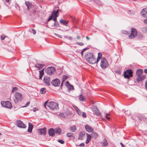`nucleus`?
Listing matches in <instances>:
<instances>
[{
  "mask_svg": "<svg viewBox=\"0 0 147 147\" xmlns=\"http://www.w3.org/2000/svg\"><path fill=\"white\" fill-rule=\"evenodd\" d=\"M85 128L86 131L89 132H91L93 131V129L91 128L90 126L88 125H85Z\"/></svg>",
  "mask_w": 147,
  "mask_h": 147,
  "instance_id": "aec40b11",
  "label": "nucleus"
},
{
  "mask_svg": "<svg viewBox=\"0 0 147 147\" xmlns=\"http://www.w3.org/2000/svg\"><path fill=\"white\" fill-rule=\"evenodd\" d=\"M18 89L17 87H14L13 88L12 90V92H14L16 91Z\"/></svg>",
  "mask_w": 147,
  "mask_h": 147,
  "instance_id": "a19ab883",
  "label": "nucleus"
},
{
  "mask_svg": "<svg viewBox=\"0 0 147 147\" xmlns=\"http://www.w3.org/2000/svg\"><path fill=\"white\" fill-rule=\"evenodd\" d=\"M73 107L74 109L76 110V111L79 109L75 105H74Z\"/></svg>",
  "mask_w": 147,
  "mask_h": 147,
  "instance_id": "603ef678",
  "label": "nucleus"
},
{
  "mask_svg": "<svg viewBox=\"0 0 147 147\" xmlns=\"http://www.w3.org/2000/svg\"><path fill=\"white\" fill-rule=\"evenodd\" d=\"M120 144L121 145L122 147H124V145L122 142H121L120 143Z\"/></svg>",
  "mask_w": 147,
  "mask_h": 147,
  "instance_id": "e2e57ef3",
  "label": "nucleus"
},
{
  "mask_svg": "<svg viewBox=\"0 0 147 147\" xmlns=\"http://www.w3.org/2000/svg\"><path fill=\"white\" fill-rule=\"evenodd\" d=\"M92 111L97 116L99 115L100 114V112L96 107H94L92 108Z\"/></svg>",
  "mask_w": 147,
  "mask_h": 147,
  "instance_id": "a211bd4d",
  "label": "nucleus"
},
{
  "mask_svg": "<svg viewBox=\"0 0 147 147\" xmlns=\"http://www.w3.org/2000/svg\"><path fill=\"white\" fill-rule=\"evenodd\" d=\"M64 81H62L61 83V85L60 86V88H62V86L63 85V82H64Z\"/></svg>",
  "mask_w": 147,
  "mask_h": 147,
  "instance_id": "0e129e2a",
  "label": "nucleus"
},
{
  "mask_svg": "<svg viewBox=\"0 0 147 147\" xmlns=\"http://www.w3.org/2000/svg\"><path fill=\"white\" fill-rule=\"evenodd\" d=\"M122 32L123 33H124L126 34H128V32L125 31H123Z\"/></svg>",
  "mask_w": 147,
  "mask_h": 147,
  "instance_id": "052dcab7",
  "label": "nucleus"
},
{
  "mask_svg": "<svg viewBox=\"0 0 147 147\" xmlns=\"http://www.w3.org/2000/svg\"><path fill=\"white\" fill-rule=\"evenodd\" d=\"M70 129L71 131L73 132H75L76 131V127L75 125H74V126H72V127H70Z\"/></svg>",
  "mask_w": 147,
  "mask_h": 147,
  "instance_id": "c756f323",
  "label": "nucleus"
},
{
  "mask_svg": "<svg viewBox=\"0 0 147 147\" xmlns=\"http://www.w3.org/2000/svg\"><path fill=\"white\" fill-rule=\"evenodd\" d=\"M141 29L142 31L144 33H147V27H142Z\"/></svg>",
  "mask_w": 147,
  "mask_h": 147,
  "instance_id": "cd10ccee",
  "label": "nucleus"
},
{
  "mask_svg": "<svg viewBox=\"0 0 147 147\" xmlns=\"http://www.w3.org/2000/svg\"><path fill=\"white\" fill-rule=\"evenodd\" d=\"M59 115L61 117H62L63 118H64L65 117L64 113H60L59 114Z\"/></svg>",
  "mask_w": 147,
  "mask_h": 147,
  "instance_id": "c03bdc74",
  "label": "nucleus"
},
{
  "mask_svg": "<svg viewBox=\"0 0 147 147\" xmlns=\"http://www.w3.org/2000/svg\"><path fill=\"white\" fill-rule=\"evenodd\" d=\"M141 14L143 17L147 18V8L143 9L141 12Z\"/></svg>",
  "mask_w": 147,
  "mask_h": 147,
  "instance_id": "dca6fc26",
  "label": "nucleus"
},
{
  "mask_svg": "<svg viewBox=\"0 0 147 147\" xmlns=\"http://www.w3.org/2000/svg\"><path fill=\"white\" fill-rule=\"evenodd\" d=\"M137 32L136 30L134 28H132L131 29V34L128 36L129 38L132 39L136 36Z\"/></svg>",
  "mask_w": 147,
  "mask_h": 147,
  "instance_id": "1a4fd4ad",
  "label": "nucleus"
},
{
  "mask_svg": "<svg viewBox=\"0 0 147 147\" xmlns=\"http://www.w3.org/2000/svg\"><path fill=\"white\" fill-rule=\"evenodd\" d=\"M47 129L45 127L38 129V134L45 136L46 134Z\"/></svg>",
  "mask_w": 147,
  "mask_h": 147,
  "instance_id": "f8f14e48",
  "label": "nucleus"
},
{
  "mask_svg": "<svg viewBox=\"0 0 147 147\" xmlns=\"http://www.w3.org/2000/svg\"><path fill=\"white\" fill-rule=\"evenodd\" d=\"M100 66L103 69H105L109 66L108 63L105 58H102L100 62Z\"/></svg>",
  "mask_w": 147,
  "mask_h": 147,
  "instance_id": "39448f33",
  "label": "nucleus"
},
{
  "mask_svg": "<svg viewBox=\"0 0 147 147\" xmlns=\"http://www.w3.org/2000/svg\"><path fill=\"white\" fill-rule=\"evenodd\" d=\"M55 71V69L53 67H51L47 68L45 70L46 73L48 75L51 76L54 74Z\"/></svg>",
  "mask_w": 147,
  "mask_h": 147,
  "instance_id": "0eeeda50",
  "label": "nucleus"
},
{
  "mask_svg": "<svg viewBox=\"0 0 147 147\" xmlns=\"http://www.w3.org/2000/svg\"><path fill=\"white\" fill-rule=\"evenodd\" d=\"M22 97L21 94L19 92H16L13 97V100L15 103L21 101Z\"/></svg>",
  "mask_w": 147,
  "mask_h": 147,
  "instance_id": "7ed1b4c3",
  "label": "nucleus"
},
{
  "mask_svg": "<svg viewBox=\"0 0 147 147\" xmlns=\"http://www.w3.org/2000/svg\"><path fill=\"white\" fill-rule=\"evenodd\" d=\"M102 54L101 53H98V57L99 58H101V59L102 58Z\"/></svg>",
  "mask_w": 147,
  "mask_h": 147,
  "instance_id": "79ce46f5",
  "label": "nucleus"
},
{
  "mask_svg": "<svg viewBox=\"0 0 147 147\" xmlns=\"http://www.w3.org/2000/svg\"><path fill=\"white\" fill-rule=\"evenodd\" d=\"M88 49L87 48H85L84 49H83L82 50V52H84V51H85V50H86V49Z\"/></svg>",
  "mask_w": 147,
  "mask_h": 147,
  "instance_id": "69168bd1",
  "label": "nucleus"
},
{
  "mask_svg": "<svg viewBox=\"0 0 147 147\" xmlns=\"http://www.w3.org/2000/svg\"><path fill=\"white\" fill-rule=\"evenodd\" d=\"M143 72V70L142 69H138L136 72V75L138 76L142 75Z\"/></svg>",
  "mask_w": 147,
  "mask_h": 147,
  "instance_id": "4be33fe9",
  "label": "nucleus"
},
{
  "mask_svg": "<svg viewBox=\"0 0 147 147\" xmlns=\"http://www.w3.org/2000/svg\"><path fill=\"white\" fill-rule=\"evenodd\" d=\"M133 71L131 69H128L124 72V76L125 78L129 79L133 76Z\"/></svg>",
  "mask_w": 147,
  "mask_h": 147,
  "instance_id": "423d86ee",
  "label": "nucleus"
},
{
  "mask_svg": "<svg viewBox=\"0 0 147 147\" xmlns=\"http://www.w3.org/2000/svg\"><path fill=\"white\" fill-rule=\"evenodd\" d=\"M146 77V76L145 75H141L138 76L136 78V81L138 82H140L142 81Z\"/></svg>",
  "mask_w": 147,
  "mask_h": 147,
  "instance_id": "2eb2a0df",
  "label": "nucleus"
},
{
  "mask_svg": "<svg viewBox=\"0 0 147 147\" xmlns=\"http://www.w3.org/2000/svg\"><path fill=\"white\" fill-rule=\"evenodd\" d=\"M144 22L145 23L147 24V18L145 20H144Z\"/></svg>",
  "mask_w": 147,
  "mask_h": 147,
  "instance_id": "338daca9",
  "label": "nucleus"
},
{
  "mask_svg": "<svg viewBox=\"0 0 147 147\" xmlns=\"http://www.w3.org/2000/svg\"><path fill=\"white\" fill-rule=\"evenodd\" d=\"M146 118L143 116H141L140 117V120H143L144 121H145V120H146Z\"/></svg>",
  "mask_w": 147,
  "mask_h": 147,
  "instance_id": "ea45409f",
  "label": "nucleus"
},
{
  "mask_svg": "<svg viewBox=\"0 0 147 147\" xmlns=\"http://www.w3.org/2000/svg\"><path fill=\"white\" fill-rule=\"evenodd\" d=\"M85 58L87 61L90 63L92 64L95 63V59L92 53L90 52L86 53L85 55Z\"/></svg>",
  "mask_w": 147,
  "mask_h": 147,
  "instance_id": "f03ea898",
  "label": "nucleus"
},
{
  "mask_svg": "<svg viewBox=\"0 0 147 147\" xmlns=\"http://www.w3.org/2000/svg\"><path fill=\"white\" fill-rule=\"evenodd\" d=\"M85 135V132H84L81 131L79 134V137L78 139L79 140H82L83 139V137Z\"/></svg>",
  "mask_w": 147,
  "mask_h": 147,
  "instance_id": "412c9836",
  "label": "nucleus"
},
{
  "mask_svg": "<svg viewBox=\"0 0 147 147\" xmlns=\"http://www.w3.org/2000/svg\"><path fill=\"white\" fill-rule=\"evenodd\" d=\"M32 30L33 31V32L34 34H35L36 33V30L34 29H32Z\"/></svg>",
  "mask_w": 147,
  "mask_h": 147,
  "instance_id": "5fc2aeb1",
  "label": "nucleus"
},
{
  "mask_svg": "<svg viewBox=\"0 0 147 147\" xmlns=\"http://www.w3.org/2000/svg\"><path fill=\"white\" fill-rule=\"evenodd\" d=\"M48 103V102H47V101H46V102H45V104H44V106L45 108H46V104H47V103Z\"/></svg>",
  "mask_w": 147,
  "mask_h": 147,
  "instance_id": "680f3d73",
  "label": "nucleus"
},
{
  "mask_svg": "<svg viewBox=\"0 0 147 147\" xmlns=\"http://www.w3.org/2000/svg\"><path fill=\"white\" fill-rule=\"evenodd\" d=\"M25 4L27 7V9L29 11V15L30 16L38 14L39 12L37 10L38 7L36 6L32 5L29 1H26Z\"/></svg>",
  "mask_w": 147,
  "mask_h": 147,
  "instance_id": "f257e3e1",
  "label": "nucleus"
},
{
  "mask_svg": "<svg viewBox=\"0 0 147 147\" xmlns=\"http://www.w3.org/2000/svg\"><path fill=\"white\" fill-rule=\"evenodd\" d=\"M30 102H27L26 103V104L25 105L24 107H27L30 104Z\"/></svg>",
  "mask_w": 147,
  "mask_h": 147,
  "instance_id": "864d4df0",
  "label": "nucleus"
},
{
  "mask_svg": "<svg viewBox=\"0 0 147 147\" xmlns=\"http://www.w3.org/2000/svg\"><path fill=\"white\" fill-rule=\"evenodd\" d=\"M145 87L146 90H147V80L145 83Z\"/></svg>",
  "mask_w": 147,
  "mask_h": 147,
  "instance_id": "4d7b16f0",
  "label": "nucleus"
},
{
  "mask_svg": "<svg viewBox=\"0 0 147 147\" xmlns=\"http://www.w3.org/2000/svg\"><path fill=\"white\" fill-rule=\"evenodd\" d=\"M44 69H43L39 71V79H42V76L44 75Z\"/></svg>",
  "mask_w": 147,
  "mask_h": 147,
  "instance_id": "bb28decb",
  "label": "nucleus"
},
{
  "mask_svg": "<svg viewBox=\"0 0 147 147\" xmlns=\"http://www.w3.org/2000/svg\"><path fill=\"white\" fill-rule=\"evenodd\" d=\"M144 72L146 73L147 74V69H145L144 70Z\"/></svg>",
  "mask_w": 147,
  "mask_h": 147,
  "instance_id": "774afa93",
  "label": "nucleus"
},
{
  "mask_svg": "<svg viewBox=\"0 0 147 147\" xmlns=\"http://www.w3.org/2000/svg\"><path fill=\"white\" fill-rule=\"evenodd\" d=\"M59 9L57 11L54 10L52 12V14L50 16L49 18L48 19L47 22H49L52 20L54 17H57L58 16V14L59 12Z\"/></svg>",
  "mask_w": 147,
  "mask_h": 147,
  "instance_id": "9d476101",
  "label": "nucleus"
},
{
  "mask_svg": "<svg viewBox=\"0 0 147 147\" xmlns=\"http://www.w3.org/2000/svg\"><path fill=\"white\" fill-rule=\"evenodd\" d=\"M47 106L52 110L58 109L59 108L58 104L56 102H48L47 103Z\"/></svg>",
  "mask_w": 147,
  "mask_h": 147,
  "instance_id": "20e7f679",
  "label": "nucleus"
},
{
  "mask_svg": "<svg viewBox=\"0 0 147 147\" xmlns=\"http://www.w3.org/2000/svg\"><path fill=\"white\" fill-rule=\"evenodd\" d=\"M53 18H54V19H53V21H54L55 22H56H56L57 21V17H54Z\"/></svg>",
  "mask_w": 147,
  "mask_h": 147,
  "instance_id": "bf43d9fd",
  "label": "nucleus"
},
{
  "mask_svg": "<svg viewBox=\"0 0 147 147\" xmlns=\"http://www.w3.org/2000/svg\"><path fill=\"white\" fill-rule=\"evenodd\" d=\"M43 81L45 84L49 86L51 84V80L50 78L47 76H44Z\"/></svg>",
  "mask_w": 147,
  "mask_h": 147,
  "instance_id": "4468645a",
  "label": "nucleus"
},
{
  "mask_svg": "<svg viewBox=\"0 0 147 147\" xmlns=\"http://www.w3.org/2000/svg\"><path fill=\"white\" fill-rule=\"evenodd\" d=\"M59 24L57 21L55 22L54 26H53L54 27H59Z\"/></svg>",
  "mask_w": 147,
  "mask_h": 147,
  "instance_id": "2f4dec72",
  "label": "nucleus"
},
{
  "mask_svg": "<svg viewBox=\"0 0 147 147\" xmlns=\"http://www.w3.org/2000/svg\"><path fill=\"white\" fill-rule=\"evenodd\" d=\"M108 144V143L105 139H104L102 145L104 146H107Z\"/></svg>",
  "mask_w": 147,
  "mask_h": 147,
  "instance_id": "c9c22d12",
  "label": "nucleus"
},
{
  "mask_svg": "<svg viewBox=\"0 0 147 147\" xmlns=\"http://www.w3.org/2000/svg\"><path fill=\"white\" fill-rule=\"evenodd\" d=\"M84 145H85V144H84V143H81V144H80L79 145V146H82V147H83L84 146Z\"/></svg>",
  "mask_w": 147,
  "mask_h": 147,
  "instance_id": "6e6d98bb",
  "label": "nucleus"
},
{
  "mask_svg": "<svg viewBox=\"0 0 147 147\" xmlns=\"http://www.w3.org/2000/svg\"><path fill=\"white\" fill-rule=\"evenodd\" d=\"M77 44L80 46H83L84 45V44L83 43L81 42H77Z\"/></svg>",
  "mask_w": 147,
  "mask_h": 147,
  "instance_id": "49530a36",
  "label": "nucleus"
},
{
  "mask_svg": "<svg viewBox=\"0 0 147 147\" xmlns=\"http://www.w3.org/2000/svg\"><path fill=\"white\" fill-rule=\"evenodd\" d=\"M55 133L58 134H60L61 132V129L59 127H57L54 129Z\"/></svg>",
  "mask_w": 147,
  "mask_h": 147,
  "instance_id": "393cba45",
  "label": "nucleus"
},
{
  "mask_svg": "<svg viewBox=\"0 0 147 147\" xmlns=\"http://www.w3.org/2000/svg\"><path fill=\"white\" fill-rule=\"evenodd\" d=\"M65 113L66 115H70V112L69 111L67 110H66V112H65Z\"/></svg>",
  "mask_w": 147,
  "mask_h": 147,
  "instance_id": "58836bf2",
  "label": "nucleus"
},
{
  "mask_svg": "<svg viewBox=\"0 0 147 147\" xmlns=\"http://www.w3.org/2000/svg\"><path fill=\"white\" fill-rule=\"evenodd\" d=\"M86 135L87 136V139L86 143V144H88L89 143L91 139V136H90V135L87 133L86 134Z\"/></svg>",
  "mask_w": 147,
  "mask_h": 147,
  "instance_id": "a878e982",
  "label": "nucleus"
},
{
  "mask_svg": "<svg viewBox=\"0 0 147 147\" xmlns=\"http://www.w3.org/2000/svg\"><path fill=\"white\" fill-rule=\"evenodd\" d=\"M100 59H101V58H99L98 57H97V59L96 61V59H95L96 62H95V63H97Z\"/></svg>",
  "mask_w": 147,
  "mask_h": 147,
  "instance_id": "8fccbe9b",
  "label": "nucleus"
},
{
  "mask_svg": "<svg viewBox=\"0 0 147 147\" xmlns=\"http://www.w3.org/2000/svg\"><path fill=\"white\" fill-rule=\"evenodd\" d=\"M45 88H42L41 89L40 92L41 94H42L44 93H45Z\"/></svg>",
  "mask_w": 147,
  "mask_h": 147,
  "instance_id": "4c0bfd02",
  "label": "nucleus"
},
{
  "mask_svg": "<svg viewBox=\"0 0 147 147\" xmlns=\"http://www.w3.org/2000/svg\"><path fill=\"white\" fill-rule=\"evenodd\" d=\"M60 23L63 25H65L66 26H69L68 23L69 22L68 21H66L64 19H61L60 20Z\"/></svg>",
  "mask_w": 147,
  "mask_h": 147,
  "instance_id": "f3484780",
  "label": "nucleus"
},
{
  "mask_svg": "<svg viewBox=\"0 0 147 147\" xmlns=\"http://www.w3.org/2000/svg\"><path fill=\"white\" fill-rule=\"evenodd\" d=\"M33 127V126L32 124L31 123H29L28 127L27 130L28 132L31 133L32 132V131Z\"/></svg>",
  "mask_w": 147,
  "mask_h": 147,
  "instance_id": "5701e85b",
  "label": "nucleus"
},
{
  "mask_svg": "<svg viewBox=\"0 0 147 147\" xmlns=\"http://www.w3.org/2000/svg\"><path fill=\"white\" fill-rule=\"evenodd\" d=\"M79 100L82 101H84L85 100V98L82 94H81L79 96Z\"/></svg>",
  "mask_w": 147,
  "mask_h": 147,
  "instance_id": "c85d7f7f",
  "label": "nucleus"
},
{
  "mask_svg": "<svg viewBox=\"0 0 147 147\" xmlns=\"http://www.w3.org/2000/svg\"><path fill=\"white\" fill-rule=\"evenodd\" d=\"M57 141L58 142L60 143L61 144H63L64 143V141L61 140H58Z\"/></svg>",
  "mask_w": 147,
  "mask_h": 147,
  "instance_id": "37998d69",
  "label": "nucleus"
},
{
  "mask_svg": "<svg viewBox=\"0 0 147 147\" xmlns=\"http://www.w3.org/2000/svg\"><path fill=\"white\" fill-rule=\"evenodd\" d=\"M1 104L3 107L9 109H11L12 107L11 103L9 101H1Z\"/></svg>",
  "mask_w": 147,
  "mask_h": 147,
  "instance_id": "6e6552de",
  "label": "nucleus"
},
{
  "mask_svg": "<svg viewBox=\"0 0 147 147\" xmlns=\"http://www.w3.org/2000/svg\"><path fill=\"white\" fill-rule=\"evenodd\" d=\"M17 125L20 128H25L26 127V126L24 124L23 122L20 120H17L16 123Z\"/></svg>",
  "mask_w": 147,
  "mask_h": 147,
  "instance_id": "9b49d317",
  "label": "nucleus"
},
{
  "mask_svg": "<svg viewBox=\"0 0 147 147\" xmlns=\"http://www.w3.org/2000/svg\"><path fill=\"white\" fill-rule=\"evenodd\" d=\"M44 66V65L39 63H37L35 65V67L39 70L41 69Z\"/></svg>",
  "mask_w": 147,
  "mask_h": 147,
  "instance_id": "b1692460",
  "label": "nucleus"
},
{
  "mask_svg": "<svg viewBox=\"0 0 147 147\" xmlns=\"http://www.w3.org/2000/svg\"><path fill=\"white\" fill-rule=\"evenodd\" d=\"M68 78V77L66 75H63L62 78V81H65Z\"/></svg>",
  "mask_w": 147,
  "mask_h": 147,
  "instance_id": "e433bc0d",
  "label": "nucleus"
},
{
  "mask_svg": "<svg viewBox=\"0 0 147 147\" xmlns=\"http://www.w3.org/2000/svg\"><path fill=\"white\" fill-rule=\"evenodd\" d=\"M76 112L79 115H81V113L80 111V110L79 109L78 110L76 111Z\"/></svg>",
  "mask_w": 147,
  "mask_h": 147,
  "instance_id": "de8ad7c7",
  "label": "nucleus"
},
{
  "mask_svg": "<svg viewBox=\"0 0 147 147\" xmlns=\"http://www.w3.org/2000/svg\"><path fill=\"white\" fill-rule=\"evenodd\" d=\"M100 59H101V58H99L98 57H97V59L96 61V59H95L96 62H95V63H97Z\"/></svg>",
  "mask_w": 147,
  "mask_h": 147,
  "instance_id": "3c124183",
  "label": "nucleus"
},
{
  "mask_svg": "<svg viewBox=\"0 0 147 147\" xmlns=\"http://www.w3.org/2000/svg\"><path fill=\"white\" fill-rule=\"evenodd\" d=\"M137 36L138 38L142 39L143 37V35L142 34H139L137 35Z\"/></svg>",
  "mask_w": 147,
  "mask_h": 147,
  "instance_id": "f704fd0d",
  "label": "nucleus"
},
{
  "mask_svg": "<svg viewBox=\"0 0 147 147\" xmlns=\"http://www.w3.org/2000/svg\"><path fill=\"white\" fill-rule=\"evenodd\" d=\"M70 18L71 19L72 22L74 24H75L76 23V20L74 17H73L72 16H71Z\"/></svg>",
  "mask_w": 147,
  "mask_h": 147,
  "instance_id": "473e14b6",
  "label": "nucleus"
},
{
  "mask_svg": "<svg viewBox=\"0 0 147 147\" xmlns=\"http://www.w3.org/2000/svg\"><path fill=\"white\" fill-rule=\"evenodd\" d=\"M82 115L83 117H86V113L84 112H83L82 113Z\"/></svg>",
  "mask_w": 147,
  "mask_h": 147,
  "instance_id": "09e8293b",
  "label": "nucleus"
},
{
  "mask_svg": "<svg viewBox=\"0 0 147 147\" xmlns=\"http://www.w3.org/2000/svg\"><path fill=\"white\" fill-rule=\"evenodd\" d=\"M73 133H68L67 134V137H72L73 138H74V136H73Z\"/></svg>",
  "mask_w": 147,
  "mask_h": 147,
  "instance_id": "72a5a7b5",
  "label": "nucleus"
},
{
  "mask_svg": "<svg viewBox=\"0 0 147 147\" xmlns=\"http://www.w3.org/2000/svg\"><path fill=\"white\" fill-rule=\"evenodd\" d=\"M7 37L6 36H5V35H2L1 37V40H3L5 37Z\"/></svg>",
  "mask_w": 147,
  "mask_h": 147,
  "instance_id": "a18cd8bd",
  "label": "nucleus"
},
{
  "mask_svg": "<svg viewBox=\"0 0 147 147\" xmlns=\"http://www.w3.org/2000/svg\"><path fill=\"white\" fill-rule=\"evenodd\" d=\"M52 85L54 86H58L60 85V81L58 79L53 80L51 82Z\"/></svg>",
  "mask_w": 147,
  "mask_h": 147,
  "instance_id": "ddd939ff",
  "label": "nucleus"
},
{
  "mask_svg": "<svg viewBox=\"0 0 147 147\" xmlns=\"http://www.w3.org/2000/svg\"><path fill=\"white\" fill-rule=\"evenodd\" d=\"M98 136V134L96 132H94L92 133V136L94 138H96Z\"/></svg>",
  "mask_w": 147,
  "mask_h": 147,
  "instance_id": "7c9ffc66",
  "label": "nucleus"
},
{
  "mask_svg": "<svg viewBox=\"0 0 147 147\" xmlns=\"http://www.w3.org/2000/svg\"><path fill=\"white\" fill-rule=\"evenodd\" d=\"M69 90H71V89H72L73 90V89H74V87L73 86H70L69 88Z\"/></svg>",
  "mask_w": 147,
  "mask_h": 147,
  "instance_id": "13d9d810",
  "label": "nucleus"
},
{
  "mask_svg": "<svg viewBox=\"0 0 147 147\" xmlns=\"http://www.w3.org/2000/svg\"><path fill=\"white\" fill-rule=\"evenodd\" d=\"M49 135L51 136H54L55 134L54 129L53 128H51L49 130Z\"/></svg>",
  "mask_w": 147,
  "mask_h": 147,
  "instance_id": "6ab92c4d",
  "label": "nucleus"
}]
</instances>
